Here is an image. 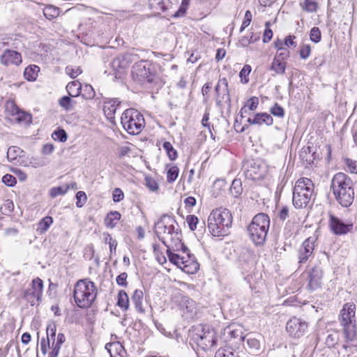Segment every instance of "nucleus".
<instances>
[{
	"label": "nucleus",
	"instance_id": "42",
	"mask_svg": "<svg viewBox=\"0 0 357 357\" xmlns=\"http://www.w3.org/2000/svg\"><path fill=\"white\" fill-rule=\"evenodd\" d=\"M75 102L68 96H63L59 100V105L66 111H70L74 107Z\"/></svg>",
	"mask_w": 357,
	"mask_h": 357
},
{
	"label": "nucleus",
	"instance_id": "61",
	"mask_svg": "<svg viewBox=\"0 0 357 357\" xmlns=\"http://www.w3.org/2000/svg\"><path fill=\"white\" fill-rule=\"evenodd\" d=\"M311 150L310 147L307 146L306 148H303L300 152V157L303 160H305L309 164L312 162V155H307V153H310Z\"/></svg>",
	"mask_w": 357,
	"mask_h": 357
},
{
	"label": "nucleus",
	"instance_id": "23",
	"mask_svg": "<svg viewBox=\"0 0 357 357\" xmlns=\"http://www.w3.org/2000/svg\"><path fill=\"white\" fill-rule=\"evenodd\" d=\"M150 8L157 12H164L173 8L177 0H149Z\"/></svg>",
	"mask_w": 357,
	"mask_h": 357
},
{
	"label": "nucleus",
	"instance_id": "19",
	"mask_svg": "<svg viewBox=\"0 0 357 357\" xmlns=\"http://www.w3.org/2000/svg\"><path fill=\"white\" fill-rule=\"evenodd\" d=\"M135 56L131 53H125L115 59L111 63L112 68L114 70L119 72L129 66L134 61Z\"/></svg>",
	"mask_w": 357,
	"mask_h": 357
},
{
	"label": "nucleus",
	"instance_id": "36",
	"mask_svg": "<svg viewBox=\"0 0 357 357\" xmlns=\"http://www.w3.org/2000/svg\"><path fill=\"white\" fill-rule=\"evenodd\" d=\"M172 248H168L167 251V256L169 257V261L174 264L176 265L180 268H181L183 263H185V257L183 256H180L178 254H175L171 251Z\"/></svg>",
	"mask_w": 357,
	"mask_h": 357
},
{
	"label": "nucleus",
	"instance_id": "26",
	"mask_svg": "<svg viewBox=\"0 0 357 357\" xmlns=\"http://www.w3.org/2000/svg\"><path fill=\"white\" fill-rule=\"evenodd\" d=\"M31 119L32 117L29 113L20 109L10 121L23 126H28L31 123Z\"/></svg>",
	"mask_w": 357,
	"mask_h": 357
},
{
	"label": "nucleus",
	"instance_id": "33",
	"mask_svg": "<svg viewBox=\"0 0 357 357\" xmlns=\"http://www.w3.org/2000/svg\"><path fill=\"white\" fill-rule=\"evenodd\" d=\"M82 89L81 84L77 81L69 82L66 86V90L71 97L79 96Z\"/></svg>",
	"mask_w": 357,
	"mask_h": 357
},
{
	"label": "nucleus",
	"instance_id": "1",
	"mask_svg": "<svg viewBox=\"0 0 357 357\" xmlns=\"http://www.w3.org/2000/svg\"><path fill=\"white\" fill-rule=\"evenodd\" d=\"M331 190L335 200L342 207L347 208L354 202L355 197L354 182L346 174L339 172L333 176Z\"/></svg>",
	"mask_w": 357,
	"mask_h": 357
},
{
	"label": "nucleus",
	"instance_id": "28",
	"mask_svg": "<svg viewBox=\"0 0 357 357\" xmlns=\"http://www.w3.org/2000/svg\"><path fill=\"white\" fill-rule=\"evenodd\" d=\"M143 296L144 294L142 291L139 289H136L135 290L131 297V301L134 303L137 311L140 313L144 312V310L142 306Z\"/></svg>",
	"mask_w": 357,
	"mask_h": 357
},
{
	"label": "nucleus",
	"instance_id": "5",
	"mask_svg": "<svg viewBox=\"0 0 357 357\" xmlns=\"http://www.w3.org/2000/svg\"><path fill=\"white\" fill-rule=\"evenodd\" d=\"M356 305L347 303L340 311L339 320L343 328L344 337L347 342H354L357 337Z\"/></svg>",
	"mask_w": 357,
	"mask_h": 357
},
{
	"label": "nucleus",
	"instance_id": "4",
	"mask_svg": "<svg viewBox=\"0 0 357 357\" xmlns=\"http://www.w3.org/2000/svg\"><path fill=\"white\" fill-rule=\"evenodd\" d=\"M314 195V183L308 178H301L295 184L293 192V204L297 208L308 206Z\"/></svg>",
	"mask_w": 357,
	"mask_h": 357
},
{
	"label": "nucleus",
	"instance_id": "52",
	"mask_svg": "<svg viewBox=\"0 0 357 357\" xmlns=\"http://www.w3.org/2000/svg\"><path fill=\"white\" fill-rule=\"evenodd\" d=\"M251 72V67L249 65H245L240 71L239 76L243 83H248L249 81L248 75Z\"/></svg>",
	"mask_w": 357,
	"mask_h": 357
},
{
	"label": "nucleus",
	"instance_id": "59",
	"mask_svg": "<svg viewBox=\"0 0 357 357\" xmlns=\"http://www.w3.org/2000/svg\"><path fill=\"white\" fill-rule=\"evenodd\" d=\"M146 185L147 188L152 192H155L158 189V183L155 179H153L151 177H146Z\"/></svg>",
	"mask_w": 357,
	"mask_h": 357
},
{
	"label": "nucleus",
	"instance_id": "25",
	"mask_svg": "<svg viewBox=\"0 0 357 357\" xmlns=\"http://www.w3.org/2000/svg\"><path fill=\"white\" fill-rule=\"evenodd\" d=\"M56 324L54 323L49 324L46 328L47 343L44 338L41 340V351L43 354H46L50 349V336H56Z\"/></svg>",
	"mask_w": 357,
	"mask_h": 357
},
{
	"label": "nucleus",
	"instance_id": "51",
	"mask_svg": "<svg viewBox=\"0 0 357 357\" xmlns=\"http://www.w3.org/2000/svg\"><path fill=\"white\" fill-rule=\"evenodd\" d=\"M66 73L71 78L74 79L82 73V70L78 66L73 67V66H68L66 68Z\"/></svg>",
	"mask_w": 357,
	"mask_h": 357
},
{
	"label": "nucleus",
	"instance_id": "17",
	"mask_svg": "<svg viewBox=\"0 0 357 357\" xmlns=\"http://www.w3.org/2000/svg\"><path fill=\"white\" fill-rule=\"evenodd\" d=\"M195 340L204 349H210L215 344V332L209 328H203L200 333L196 334Z\"/></svg>",
	"mask_w": 357,
	"mask_h": 357
},
{
	"label": "nucleus",
	"instance_id": "8",
	"mask_svg": "<svg viewBox=\"0 0 357 357\" xmlns=\"http://www.w3.org/2000/svg\"><path fill=\"white\" fill-rule=\"evenodd\" d=\"M165 217L162 218L155 225V232L159 239L167 248H170V245L173 241H178V237H181V233L178 229L175 228L174 222L175 220L168 218L167 222L165 221Z\"/></svg>",
	"mask_w": 357,
	"mask_h": 357
},
{
	"label": "nucleus",
	"instance_id": "16",
	"mask_svg": "<svg viewBox=\"0 0 357 357\" xmlns=\"http://www.w3.org/2000/svg\"><path fill=\"white\" fill-rule=\"evenodd\" d=\"M314 237H309L303 241L298 250V264H303L312 256L314 250Z\"/></svg>",
	"mask_w": 357,
	"mask_h": 357
},
{
	"label": "nucleus",
	"instance_id": "24",
	"mask_svg": "<svg viewBox=\"0 0 357 357\" xmlns=\"http://www.w3.org/2000/svg\"><path fill=\"white\" fill-rule=\"evenodd\" d=\"M105 349L111 357H127V352L124 347L119 342H113L106 344Z\"/></svg>",
	"mask_w": 357,
	"mask_h": 357
},
{
	"label": "nucleus",
	"instance_id": "41",
	"mask_svg": "<svg viewBox=\"0 0 357 357\" xmlns=\"http://www.w3.org/2000/svg\"><path fill=\"white\" fill-rule=\"evenodd\" d=\"M43 14L46 18L52 20L59 16V10L58 8L50 5L44 8Z\"/></svg>",
	"mask_w": 357,
	"mask_h": 357
},
{
	"label": "nucleus",
	"instance_id": "54",
	"mask_svg": "<svg viewBox=\"0 0 357 357\" xmlns=\"http://www.w3.org/2000/svg\"><path fill=\"white\" fill-rule=\"evenodd\" d=\"M311 52V47L309 44H302L300 47V56L303 59H306L309 57Z\"/></svg>",
	"mask_w": 357,
	"mask_h": 357
},
{
	"label": "nucleus",
	"instance_id": "21",
	"mask_svg": "<svg viewBox=\"0 0 357 357\" xmlns=\"http://www.w3.org/2000/svg\"><path fill=\"white\" fill-rule=\"evenodd\" d=\"M0 61L4 66H18L22 63V56L17 51L6 50L0 57Z\"/></svg>",
	"mask_w": 357,
	"mask_h": 357
},
{
	"label": "nucleus",
	"instance_id": "27",
	"mask_svg": "<svg viewBox=\"0 0 357 357\" xmlns=\"http://www.w3.org/2000/svg\"><path fill=\"white\" fill-rule=\"evenodd\" d=\"M185 263L182 265L181 269L188 274H194L197 272L199 268V263L195 259V257L185 259Z\"/></svg>",
	"mask_w": 357,
	"mask_h": 357
},
{
	"label": "nucleus",
	"instance_id": "11",
	"mask_svg": "<svg viewBox=\"0 0 357 357\" xmlns=\"http://www.w3.org/2000/svg\"><path fill=\"white\" fill-rule=\"evenodd\" d=\"M307 289L310 291L319 290L322 288L324 273L319 266H315L307 271Z\"/></svg>",
	"mask_w": 357,
	"mask_h": 357
},
{
	"label": "nucleus",
	"instance_id": "32",
	"mask_svg": "<svg viewBox=\"0 0 357 357\" xmlns=\"http://www.w3.org/2000/svg\"><path fill=\"white\" fill-rule=\"evenodd\" d=\"M215 357H239L238 352L229 347L220 348L215 354Z\"/></svg>",
	"mask_w": 357,
	"mask_h": 357
},
{
	"label": "nucleus",
	"instance_id": "48",
	"mask_svg": "<svg viewBox=\"0 0 357 357\" xmlns=\"http://www.w3.org/2000/svg\"><path fill=\"white\" fill-rule=\"evenodd\" d=\"M183 305L189 312L192 313L196 310V303L190 298H183Z\"/></svg>",
	"mask_w": 357,
	"mask_h": 357
},
{
	"label": "nucleus",
	"instance_id": "43",
	"mask_svg": "<svg viewBox=\"0 0 357 357\" xmlns=\"http://www.w3.org/2000/svg\"><path fill=\"white\" fill-rule=\"evenodd\" d=\"M69 188L70 185L54 187L50 191V196L52 197H56L59 195H63L68 192Z\"/></svg>",
	"mask_w": 357,
	"mask_h": 357
},
{
	"label": "nucleus",
	"instance_id": "35",
	"mask_svg": "<svg viewBox=\"0 0 357 357\" xmlns=\"http://www.w3.org/2000/svg\"><path fill=\"white\" fill-rule=\"evenodd\" d=\"M178 241H173L172 243L170 245V248H172L174 251H179L182 250V252L184 254H186L187 259L189 258L190 259V257H194V255H192L190 253V250L188 248L187 246H185L182 242H181V237H178Z\"/></svg>",
	"mask_w": 357,
	"mask_h": 357
},
{
	"label": "nucleus",
	"instance_id": "9",
	"mask_svg": "<svg viewBox=\"0 0 357 357\" xmlns=\"http://www.w3.org/2000/svg\"><path fill=\"white\" fill-rule=\"evenodd\" d=\"M132 76L134 80L144 84L152 82L155 75L151 63L147 61H141L135 63L132 66Z\"/></svg>",
	"mask_w": 357,
	"mask_h": 357
},
{
	"label": "nucleus",
	"instance_id": "12",
	"mask_svg": "<svg viewBox=\"0 0 357 357\" xmlns=\"http://www.w3.org/2000/svg\"><path fill=\"white\" fill-rule=\"evenodd\" d=\"M307 328V323L300 318L294 317L286 324L287 332L293 337L299 338Z\"/></svg>",
	"mask_w": 357,
	"mask_h": 357
},
{
	"label": "nucleus",
	"instance_id": "13",
	"mask_svg": "<svg viewBox=\"0 0 357 357\" xmlns=\"http://www.w3.org/2000/svg\"><path fill=\"white\" fill-rule=\"evenodd\" d=\"M244 174L247 178L257 181L264 178L266 171L259 162L252 160L244 165Z\"/></svg>",
	"mask_w": 357,
	"mask_h": 357
},
{
	"label": "nucleus",
	"instance_id": "56",
	"mask_svg": "<svg viewBox=\"0 0 357 357\" xmlns=\"http://www.w3.org/2000/svg\"><path fill=\"white\" fill-rule=\"evenodd\" d=\"M344 162L349 172L352 174H357V161L346 158Z\"/></svg>",
	"mask_w": 357,
	"mask_h": 357
},
{
	"label": "nucleus",
	"instance_id": "45",
	"mask_svg": "<svg viewBox=\"0 0 357 357\" xmlns=\"http://www.w3.org/2000/svg\"><path fill=\"white\" fill-rule=\"evenodd\" d=\"M189 1L190 0H182L178 9L175 11L174 13H172V16L174 17H179L183 16L188 9Z\"/></svg>",
	"mask_w": 357,
	"mask_h": 357
},
{
	"label": "nucleus",
	"instance_id": "49",
	"mask_svg": "<svg viewBox=\"0 0 357 357\" xmlns=\"http://www.w3.org/2000/svg\"><path fill=\"white\" fill-rule=\"evenodd\" d=\"M178 175V168L176 166H173L167 171V181L173 183L176 181Z\"/></svg>",
	"mask_w": 357,
	"mask_h": 357
},
{
	"label": "nucleus",
	"instance_id": "62",
	"mask_svg": "<svg viewBox=\"0 0 357 357\" xmlns=\"http://www.w3.org/2000/svg\"><path fill=\"white\" fill-rule=\"evenodd\" d=\"M289 52L287 50V49L281 47L278 48V52L274 58L284 61V60L287 57H289Z\"/></svg>",
	"mask_w": 357,
	"mask_h": 357
},
{
	"label": "nucleus",
	"instance_id": "46",
	"mask_svg": "<svg viewBox=\"0 0 357 357\" xmlns=\"http://www.w3.org/2000/svg\"><path fill=\"white\" fill-rule=\"evenodd\" d=\"M22 151L17 146H10L8 148L7 151V158L9 160L12 161L17 158V156L20 155Z\"/></svg>",
	"mask_w": 357,
	"mask_h": 357
},
{
	"label": "nucleus",
	"instance_id": "30",
	"mask_svg": "<svg viewBox=\"0 0 357 357\" xmlns=\"http://www.w3.org/2000/svg\"><path fill=\"white\" fill-rule=\"evenodd\" d=\"M40 68L36 65H31L26 67L24 72V76L28 81H34L38 77Z\"/></svg>",
	"mask_w": 357,
	"mask_h": 357
},
{
	"label": "nucleus",
	"instance_id": "58",
	"mask_svg": "<svg viewBox=\"0 0 357 357\" xmlns=\"http://www.w3.org/2000/svg\"><path fill=\"white\" fill-rule=\"evenodd\" d=\"M31 165L34 168L43 167L46 165V161L44 158L40 157L31 158L30 160Z\"/></svg>",
	"mask_w": 357,
	"mask_h": 357
},
{
	"label": "nucleus",
	"instance_id": "34",
	"mask_svg": "<svg viewBox=\"0 0 357 357\" xmlns=\"http://www.w3.org/2000/svg\"><path fill=\"white\" fill-rule=\"evenodd\" d=\"M259 105V99L256 96L250 98L246 102V104L241 109L240 113L241 117L243 114L246 113L248 110L254 111L257 108Z\"/></svg>",
	"mask_w": 357,
	"mask_h": 357
},
{
	"label": "nucleus",
	"instance_id": "2",
	"mask_svg": "<svg viewBox=\"0 0 357 357\" xmlns=\"http://www.w3.org/2000/svg\"><path fill=\"white\" fill-rule=\"evenodd\" d=\"M232 215L227 208H219L212 211L208 218V229L213 236H225L231 227Z\"/></svg>",
	"mask_w": 357,
	"mask_h": 357
},
{
	"label": "nucleus",
	"instance_id": "50",
	"mask_svg": "<svg viewBox=\"0 0 357 357\" xmlns=\"http://www.w3.org/2000/svg\"><path fill=\"white\" fill-rule=\"evenodd\" d=\"M54 140H58L61 142H64L67 140V134L63 129H59L54 131L52 135Z\"/></svg>",
	"mask_w": 357,
	"mask_h": 357
},
{
	"label": "nucleus",
	"instance_id": "57",
	"mask_svg": "<svg viewBox=\"0 0 357 357\" xmlns=\"http://www.w3.org/2000/svg\"><path fill=\"white\" fill-rule=\"evenodd\" d=\"M248 346L254 350H257L260 348L259 341L252 336H248L246 339Z\"/></svg>",
	"mask_w": 357,
	"mask_h": 357
},
{
	"label": "nucleus",
	"instance_id": "39",
	"mask_svg": "<svg viewBox=\"0 0 357 357\" xmlns=\"http://www.w3.org/2000/svg\"><path fill=\"white\" fill-rule=\"evenodd\" d=\"M53 223V219L50 216H45L38 224L37 231L40 234L45 232Z\"/></svg>",
	"mask_w": 357,
	"mask_h": 357
},
{
	"label": "nucleus",
	"instance_id": "15",
	"mask_svg": "<svg viewBox=\"0 0 357 357\" xmlns=\"http://www.w3.org/2000/svg\"><path fill=\"white\" fill-rule=\"evenodd\" d=\"M215 91L216 93L215 102L218 106H221L223 102L229 104L231 102L228 82L226 78L220 79L217 83Z\"/></svg>",
	"mask_w": 357,
	"mask_h": 357
},
{
	"label": "nucleus",
	"instance_id": "14",
	"mask_svg": "<svg viewBox=\"0 0 357 357\" xmlns=\"http://www.w3.org/2000/svg\"><path fill=\"white\" fill-rule=\"evenodd\" d=\"M103 23L100 17L96 19L89 18L84 22L79 24V29L86 35L99 36L103 33Z\"/></svg>",
	"mask_w": 357,
	"mask_h": 357
},
{
	"label": "nucleus",
	"instance_id": "10",
	"mask_svg": "<svg viewBox=\"0 0 357 357\" xmlns=\"http://www.w3.org/2000/svg\"><path fill=\"white\" fill-rule=\"evenodd\" d=\"M43 291V282L39 278H36L31 281V287L24 290L23 297L31 305H38L41 301Z\"/></svg>",
	"mask_w": 357,
	"mask_h": 357
},
{
	"label": "nucleus",
	"instance_id": "44",
	"mask_svg": "<svg viewBox=\"0 0 357 357\" xmlns=\"http://www.w3.org/2000/svg\"><path fill=\"white\" fill-rule=\"evenodd\" d=\"M163 149L166 151L168 157L171 160H174L177 158V151L174 149L172 144L169 142H165L163 145Z\"/></svg>",
	"mask_w": 357,
	"mask_h": 357
},
{
	"label": "nucleus",
	"instance_id": "20",
	"mask_svg": "<svg viewBox=\"0 0 357 357\" xmlns=\"http://www.w3.org/2000/svg\"><path fill=\"white\" fill-rule=\"evenodd\" d=\"M329 225L333 233L337 235L346 234L353 228V224H346L333 215H331Z\"/></svg>",
	"mask_w": 357,
	"mask_h": 357
},
{
	"label": "nucleus",
	"instance_id": "18",
	"mask_svg": "<svg viewBox=\"0 0 357 357\" xmlns=\"http://www.w3.org/2000/svg\"><path fill=\"white\" fill-rule=\"evenodd\" d=\"M121 104L119 98H105L103 101V112L107 119L112 122L115 119V113L118 107Z\"/></svg>",
	"mask_w": 357,
	"mask_h": 357
},
{
	"label": "nucleus",
	"instance_id": "22",
	"mask_svg": "<svg viewBox=\"0 0 357 357\" xmlns=\"http://www.w3.org/2000/svg\"><path fill=\"white\" fill-rule=\"evenodd\" d=\"M247 121L250 125H257L259 126L266 125L269 126L273 123V119L271 114L266 112H260L255 114L252 118H248Z\"/></svg>",
	"mask_w": 357,
	"mask_h": 357
},
{
	"label": "nucleus",
	"instance_id": "64",
	"mask_svg": "<svg viewBox=\"0 0 357 357\" xmlns=\"http://www.w3.org/2000/svg\"><path fill=\"white\" fill-rule=\"evenodd\" d=\"M82 96L85 99H92L95 96V91L91 85L84 86V93Z\"/></svg>",
	"mask_w": 357,
	"mask_h": 357
},
{
	"label": "nucleus",
	"instance_id": "3",
	"mask_svg": "<svg viewBox=\"0 0 357 357\" xmlns=\"http://www.w3.org/2000/svg\"><path fill=\"white\" fill-rule=\"evenodd\" d=\"M97 288L93 282L88 279L78 280L73 289L75 302L79 308H89L97 297Z\"/></svg>",
	"mask_w": 357,
	"mask_h": 357
},
{
	"label": "nucleus",
	"instance_id": "29",
	"mask_svg": "<svg viewBox=\"0 0 357 357\" xmlns=\"http://www.w3.org/2000/svg\"><path fill=\"white\" fill-rule=\"evenodd\" d=\"M121 214L118 211H111L105 219V226L108 228H114L121 219Z\"/></svg>",
	"mask_w": 357,
	"mask_h": 357
},
{
	"label": "nucleus",
	"instance_id": "63",
	"mask_svg": "<svg viewBox=\"0 0 357 357\" xmlns=\"http://www.w3.org/2000/svg\"><path fill=\"white\" fill-rule=\"evenodd\" d=\"M2 182L8 186H14L16 184V178L11 174H6L2 178Z\"/></svg>",
	"mask_w": 357,
	"mask_h": 357
},
{
	"label": "nucleus",
	"instance_id": "53",
	"mask_svg": "<svg viewBox=\"0 0 357 357\" xmlns=\"http://www.w3.org/2000/svg\"><path fill=\"white\" fill-rule=\"evenodd\" d=\"M321 31L318 27L314 26L310 30V38L312 42L319 43L321 40Z\"/></svg>",
	"mask_w": 357,
	"mask_h": 357
},
{
	"label": "nucleus",
	"instance_id": "7",
	"mask_svg": "<svg viewBox=\"0 0 357 357\" xmlns=\"http://www.w3.org/2000/svg\"><path fill=\"white\" fill-rule=\"evenodd\" d=\"M121 123L129 135L139 134L145 126L144 116L137 109L129 108L126 109L121 117Z\"/></svg>",
	"mask_w": 357,
	"mask_h": 357
},
{
	"label": "nucleus",
	"instance_id": "55",
	"mask_svg": "<svg viewBox=\"0 0 357 357\" xmlns=\"http://www.w3.org/2000/svg\"><path fill=\"white\" fill-rule=\"evenodd\" d=\"M186 222L191 231H195L197 228V225L199 222V220L197 216L194 215H188L186 217Z\"/></svg>",
	"mask_w": 357,
	"mask_h": 357
},
{
	"label": "nucleus",
	"instance_id": "47",
	"mask_svg": "<svg viewBox=\"0 0 357 357\" xmlns=\"http://www.w3.org/2000/svg\"><path fill=\"white\" fill-rule=\"evenodd\" d=\"M270 112L275 116L283 118L284 116V109L278 103H275L270 109Z\"/></svg>",
	"mask_w": 357,
	"mask_h": 357
},
{
	"label": "nucleus",
	"instance_id": "31",
	"mask_svg": "<svg viewBox=\"0 0 357 357\" xmlns=\"http://www.w3.org/2000/svg\"><path fill=\"white\" fill-rule=\"evenodd\" d=\"M318 1L317 0H304L300 6L302 10L307 13H315L319 8Z\"/></svg>",
	"mask_w": 357,
	"mask_h": 357
},
{
	"label": "nucleus",
	"instance_id": "37",
	"mask_svg": "<svg viewBox=\"0 0 357 357\" xmlns=\"http://www.w3.org/2000/svg\"><path fill=\"white\" fill-rule=\"evenodd\" d=\"M117 305L124 310H127L129 307V298L123 290H121L118 294Z\"/></svg>",
	"mask_w": 357,
	"mask_h": 357
},
{
	"label": "nucleus",
	"instance_id": "40",
	"mask_svg": "<svg viewBox=\"0 0 357 357\" xmlns=\"http://www.w3.org/2000/svg\"><path fill=\"white\" fill-rule=\"evenodd\" d=\"M271 69L278 74H283L286 69V62L274 58Z\"/></svg>",
	"mask_w": 357,
	"mask_h": 357
},
{
	"label": "nucleus",
	"instance_id": "38",
	"mask_svg": "<svg viewBox=\"0 0 357 357\" xmlns=\"http://www.w3.org/2000/svg\"><path fill=\"white\" fill-rule=\"evenodd\" d=\"M20 110V108L16 105L14 100H8L5 104V111L7 115L9 116L10 120Z\"/></svg>",
	"mask_w": 357,
	"mask_h": 357
},
{
	"label": "nucleus",
	"instance_id": "60",
	"mask_svg": "<svg viewBox=\"0 0 357 357\" xmlns=\"http://www.w3.org/2000/svg\"><path fill=\"white\" fill-rule=\"evenodd\" d=\"M76 199H77L76 206L79 208H81L86 201L87 198H86V193L83 191L77 192L76 194Z\"/></svg>",
	"mask_w": 357,
	"mask_h": 357
},
{
	"label": "nucleus",
	"instance_id": "6",
	"mask_svg": "<svg viewBox=\"0 0 357 357\" xmlns=\"http://www.w3.org/2000/svg\"><path fill=\"white\" fill-rule=\"evenodd\" d=\"M270 219L268 215L261 213L257 214L248 227L250 239L257 245L264 243L269 229Z\"/></svg>",
	"mask_w": 357,
	"mask_h": 357
}]
</instances>
